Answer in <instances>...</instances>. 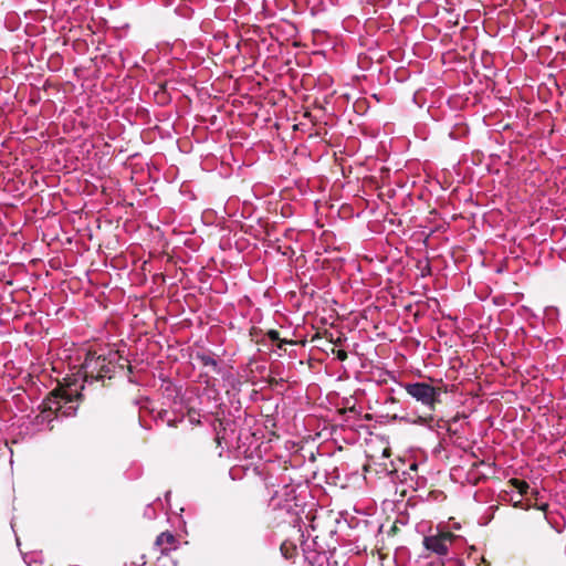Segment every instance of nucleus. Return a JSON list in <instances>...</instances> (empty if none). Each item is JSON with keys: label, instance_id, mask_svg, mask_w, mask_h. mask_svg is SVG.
Listing matches in <instances>:
<instances>
[{"label": "nucleus", "instance_id": "nucleus-1", "mask_svg": "<svg viewBox=\"0 0 566 566\" xmlns=\"http://www.w3.org/2000/svg\"><path fill=\"white\" fill-rule=\"evenodd\" d=\"M81 397L77 389L71 386L54 389L43 401L42 410L35 416L34 423L49 426L54 418L75 415Z\"/></svg>", "mask_w": 566, "mask_h": 566}, {"label": "nucleus", "instance_id": "nucleus-2", "mask_svg": "<svg viewBox=\"0 0 566 566\" xmlns=\"http://www.w3.org/2000/svg\"><path fill=\"white\" fill-rule=\"evenodd\" d=\"M402 387L408 395L430 410H434L436 405L440 401V389L428 382H408L402 385Z\"/></svg>", "mask_w": 566, "mask_h": 566}, {"label": "nucleus", "instance_id": "nucleus-3", "mask_svg": "<svg viewBox=\"0 0 566 566\" xmlns=\"http://www.w3.org/2000/svg\"><path fill=\"white\" fill-rule=\"evenodd\" d=\"M82 369L84 373L85 381H91L101 379L105 377L111 368L106 364V358L103 356H95L93 354H88L82 364Z\"/></svg>", "mask_w": 566, "mask_h": 566}, {"label": "nucleus", "instance_id": "nucleus-4", "mask_svg": "<svg viewBox=\"0 0 566 566\" xmlns=\"http://www.w3.org/2000/svg\"><path fill=\"white\" fill-rule=\"evenodd\" d=\"M453 538L454 535L451 533H440L438 535L426 536L423 538V545L428 551L443 556L447 555Z\"/></svg>", "mask_w": 566, "mask_h": 566}, {"label": "nucleus", "instance_id": "nucleus-5", "mask_svg": "<svg viewBox=\"0 0 566 566\" xmlns=\"http://www.w3.org/2000/svg\"><path fill=\"white\" fill-rule=\"evenodd\" d=\"M174 543L175 537L169 532H164L156 538V545L160 547L161 552L168 551Z\"/></svg>", "mask_w": 566, "mask_h": 566}, {"label": "nucleus", "instance_id": "nucleus-6", "mask_svg": "<svg viewBox=\"0 0 566 566\" xmlns=\"http://www.w3.org/2000/svg\"><path fill=\"white\" fill-rule=\"evenodd\" d=\"M510 483L513 486V489L517 492V494L521 496L526 494L530 489V485L527 484V482H525L523 480L512 479L510 481Z\"/></svg>", "mask_w": 566, "mask_h": 566}, {"label": "nucleus", "instance_id": "nucleus-7", "mask_svg": "<svg viewBox=\"0 0 566 566\" xmlns=\"http://www.w3.org/2000/svg\"><path fill=\"white\" fill-rule=\"evenodd\" d=\"M200 363L206 367H212L213 370H218V361L210 355L202 354L198 356Z\"/></svg>", "mask_w": 566, "mask_h": 566}, {"label": "nucleus", "instance_id": "nucleus-8", "mask_svg": "<svg viewBox=\"0 0 566 566\" xmlns=\"http://www.w3.org/2000/svg\"><path fill=\"white\" fill-rule=\"evenodd\" d=\"M433 421V417L432 416H429V417H418V419L415 421V423H418V424H421V426H426V427H429L431 428V422Z\"/></svg>", "mask_w": 566, "mask_h": 566}, {"label": "nucleus", "instance_id": "nucleus-9", "mask_svg": "<svg viewBox=\"0 0 566 566\" xmlns=\"http://www.w3.org/2000/svg\"><path fill=\"white\" fill-rule=\"evenodd\" d=\"M144 516L149 518V520H153L156 517V512H155V509L153 507V505H148L145 511H144Z\"/></svg>", "mask_w": 566, "mask_h": 566}, {"label": "nucleus", "instance_id": "nucleus-10", "mask_svg": "<svg viewBox=\"0 0 566 566\" xmlns=\"http://www.w3.org/2000/svg\"><path fill=\"white\" fill-rule=\"evenodd\" d=\"M268 337L271 339V340H279L280 339V333L275 329H270L268 333H266Z\"/></svg>", "mask_w": 566, "mask_h": 566}, {"label": "nucleus", "instance_id": "nucleus-11", "mask_svg": "<svg viewBox=\"0 0 566 566\" xmlns=\"http://www.w3.org/2000/svg\"><path fill=\"white\" fill-rule=\"evenodd\" d=\"M337 357L340 360H345L347 358V354L344 350H339L338 354H337Z\"/></svg>", "mask_w": 566, "mask_h": 566}]
</instances>
